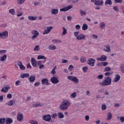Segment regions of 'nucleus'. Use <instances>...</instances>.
I'll use <instances>...</instances> for the list:
<instances>
[{"label": "nucleus", "mask_w": 124, "mask_h": 124, "mask_svg": "<svg viewBox=\"0 0 124 124\" xmlns=\"http://www.w3.org/2000/svg\"><path fill=\"white\" fill-rule=\"evenodd\" d=\"M111 84H112V79L109 77L106 78L103 82L99 83V85L102 87L110 86Z\"/></svg>", "instance_id": "obj_1"}, {"label": "nucleus", "mask_w": 124, "mask_h": 124, "mask_svg": "<svg viewBox=\"0 0 124 124\" xmlns=\"http://www.w3.org/2000/svg\"><path fill=\"white\" fill-rule=\"evenodd\" d=\"M69 106H70V102L67 100H65L62 102L60 107L61 110L64 111V110H67Z\"/></svg>", "instance_id": "obj_2"}, {"label": "nucleus", "mask_w": 124, "mask_h": 124, "mask_svg": "<svg viewBox=\"0 0 124 124\" xmlns=\"http://www.w3.org/2000/svg\"><path fill=\"white\" fill-rule=\"evenodd\" d=\"M67 79L74 82L75 84H78L79 83V79L76 77H74L73 76H69L67 77Z\"/></svg>", "instance_id": "obj_3"}, {"label": "nucleus", "mask_w": 124, "mask_h": 124, "mask_svg": "<svg viewBox=\"0 0 124 124\" xmlns=\"http://www.w3.org/2000/svg\"><path fill=\"white\" fill-rule=\"evenodd\" d=\"M31 33L33 34V36L31 37L32 40H35L39 35V32L36 30L32 31Z\"/></svg>", "instance_id": "obj_4"}, {"label": "nucleus", "mask_w": 124, "mask_h": 124, "mask_svg": "<svg viewBox=\"0 0 124 124\" xmlns=\"http://www.w3.org/2000/svg\"><path fill=\"white\" fill-rule=\"evenodd\" d=\"M43 120L45 122H50V121H52V116L50 114H46L43 116Z\"/></svg>", "instance_id": "obj_5"}, {"label": "nucleus", "mask_w": 124, "mask_h": 124, "mask_svg": "<svg viewBox=\"0 0 124 124\" xmlns=\"http://www.w3.org/2000/svg\"><path fill=\"white\" fill-rule=\"evenodd\" d=\"M94 62H95V60L93 58H90L89 59L87 63L90 66H94Z\"/></svg>", "instance_id": "obj_6"}, {"label": "nucleus", "mask_w": 124, "mask_h": 124, "mask_svg": "<svg viewBox=\"0 0 124 124\" xmlns=\"http://www.w3.org/2000/svg\"><path fill=\"white\" fill-rule=\"evenodd\" d=\"M107 60V57L104 55H101L100 57H98L96 58L97 62H99L100 61H101V62H105V61Z\"/></svg>", "instance_id": "obj_7"}, {"label": "nucleus", "mask_w": 124, "mask_h": 124, "mask_svg": "<svg viewBox=\"0 0 124 124\" xmlns=\"http://www.w3.org/2000/svg\"><path fill=\"white\" fill-rule=\"evenodd\" d=\"M24 119V116H23V114L21 112H18L17 114V120L18 122H23Z\"/></svg>", "instance_id": "obj_8"}, {"label": "nucleus", "mask_w": 124, "mask_h": 124, "mask_svg": "<svg viewBox=\"0 0 124 124\" xmlns=\"http://www.w3.org/2000/svg\"><path fill=\"white\" fill-rule=\"evenodd\" d=\"M73 6L72 5H69L66 7H64L63 8L60 9V11L61 12H66V11H68L70 9H71Z\"/></svg>", "instance_id": "obj_9"}, {"label": "nucleus", "mask_w": 124, "mask_h": 124, "mask_svg": "<svg viewBox=\"0 0 124 124\" xmlns=\"http://www.w3.org/2000/svg\"><path fill=\"white\" fill-rule=\"evenodd\" d=\"M50 81L52 84H58L60 82V80L58 79V78L53 77L50 78Z\"/></svg>", "instance_id": "obj_10"}, {"label": "nucleus", "mask_w": 124, "mask_h": 124, "mask_svg": "<svg viewBox=\"0 0 124 124\" xmlns=\"http://www.w3.org/2000/svg\"><path fill=\"white\" fill-rule=\"evenodd\" d=\"M53 29V27L50 26L47 27L46 28V30H45V31H43V34H48V33H50V32L51 31V30Z\"/></svg>", "instance_id": "obj_11"}, {"label": "nucleus", "mask_w": 124, "mask_h": 124, "mask_svg": "<svg viewBox=\"0 0 124 124\" xmlns=\"http://www.w3.org/2000/svg\"><path fill=\"white\" fill-rule=\"evenodd\" d=\"M104 3V1L103 0H97L94 4L96 6H102V5Z\"/></svg>", "instance_id": "obj_12"}, {"label": "nucleus", "mask_w": 124, "mask_h": 124, "mask_svg": "<svg viewBox=\"0 0 124 124\" xmlns=\"http://www.w3.org/2000/svg\"><path fill=\"white\" fill-rule=\"evenodd\" d=\"M121 79V76L119 74H116L113 80H112L113 83H117L119 82V80Z\"/></svg>", "instance_id": "obj_13"}, {"label": "nucleus", "mask_w": 124, "mask_h": 124, "mask_svg": "<svg viewBox=\"0 0 124 124\" xmlns=\"http://www.w3.org/2000/svg\"><path fill=\"white\" fill-rule=\"evenodd\" d=\"M49 80L47 78H44L42 79V85H44L45 86L46 85L48 86L49 85V82H48Z\"/></svg>", "instance_id": "obj_14"}, {"label": "nucleus", "mask_w": 124, "mask_h": 124, "mask_svg": "<svg viewBox=\"0 0 124 124\" xmlns=\"http://www.w3.org/2000/svg\"><path fill=\"white\" fill-rule=\"evenodd\" d=\"M86 38V35L84 34H81L80 35H79L78 37H76V39L77 40H83Z\"/></svg>", "instance_id": "obj_15"}, {"label": "nucleus", "mask_w": 124, "mask_h": 124, "mask_svg": "<svg viewBox=\"0 0 124 124\" xmlns=\"http://www.w3.org/2000/svg\"><path fill=\"white\" fill-rule=\"evenodd\" d=\"M104 52L110 53V52H111V47L110 45L106 46L105 48L104 49Z\"/></svg>", "instance_id": "obj_16"}, {"label": "nucleus", "mask_w": 124, "mask_h": 124, "mask_svg": "<svg viewBox=\"0 0 124 124\" xmlns=\"http://www.w3.org/2000/svg\"><path fill=\"white\" fill-rule=\"evenodd\" d=\"M8 90H10V87H9V86H7L5 88L3 87L0 92L3 93H7L8 92Z\"/></svg>", "instance_id": "obj_17"}, {"label": "nucleus", "mask_w": 124, "mask_h": 124, "mask_svg": "<svg viewBox=\"0 0 124 124\" xmlns=\"http://www.w3.org/2000/svg\"><path fill=\"white\" fill-rule=\"evenodd\" d=\"M33 107H42L43 105L39 102L34 103L32 105Z\"/></svg>", "instance_id": "obj_18"}, {"label": "nucleus", "mask_w": 124, "mask_h": 124, "mask_svg": "<svg viewBox=\"0 0 124 124\" xmlns=\"http://www.w3.org/2000/svg\"><path fill=\"white\" fill-rule=\"evenodd\" d=\"M15 100H12L10 101H9L6 104V105H8L9 106H12L13 105H14L15 104Z\"/></svg>", "instance_id": "obj_19"}, {"label": "nucleus", "mask_w": 124, "mask_h": 124, "mask_svg": "<svg viewBox=\"0 0 124 124\" xmlns=\"http://www.w3.org/2000/svg\"><path fill=\"white\" fill-rule=\"evenodd\" d=\"M12 123H13V120H12V119L10 118H8L6 119L5 122L6 124H12Z\"/></svg>", "instance_id": "obj_20"}, {"label": "nucleus", "mask_w": 124, "mask_h": 124, "mask_svg": "<svg viewBox=\"0 0 124 124\" xmlns=\"http://www.w3.org/2000/svg\"><path fill=\"white\" fill-rule=\"evenodd\" d=\"M51 13L53 15H57L59 13V9H53L51 10Z\"/></svg>", "instance_id": "obj_21"}, {"label": "nucleus", "mask_w": 124, "mask_h": 124, "mask_svg": "<svg viewBox=\"0 0 124 124\" xmlns=\"http://www.w3.org/2000/svg\"><path fill=\"white\" fill-rule=\"evenodd\" d=\"M31 63L32 66L35 67L36 66V60L34 58L31 59Z\"/></svg>", "instance_id": "obj_22"}, {"label": "nucleus", "mask_w": 124, "mask_h": 124, "mask_svg": "<svg viewBox=\"0 0 124 124\" xmlns=\"http://www.w3.org/2000/svg\"><path fill=\"white\" fill-rule=\"evenodd\" d=\"M48 48V50L54 51V50H56L57 49V46L55 45H49Z\"/></svg>", "instance_id": "obj_23"}, {"label": "nucleus", "mask_w": 124, "mask_h": 124, "mask_svg": "<svg viewBox=\"0 0 124 124\" xmlns=\"http://www.w3.org/2000/svg\"><path fill=\"white\" fill-rule=\"evenodd\" d=\"M112 0H106L105 2V5H112Z\"/></svg>", "instance_id": "obj_24"}, {"label": "nucleus", "mask_w": 124, "mask_h": 124, "mask_svg": "<svg viewBox=\"0 0 124 124\" xmlns=\"http://www.w3.org/2000/svg\"><path fill=\"white\" fill-rule=\"evenodd\" d=\"M6 58H7V55L4 54L3 56L0 57V61H1V62H5V61H6Z\"/></svg>", "instance_id": "obj_25"}, {"label": "nucleus", "mask_w": 124, "mask_h": 124, "mask_svg": "<svg viewBox=\"0 0 124 124\" xmlns=\"http://www.w3.org/2000/svg\"><path fill=\"white\" fill-rule=\"evenodd\" d=\"M28 18L29 20H30V21H35V20L37 19V16H28Z\"/></svg>", "instance_id": "obj_26"}, {"label": "nucleus", "mask_w": 124, "mask_h": 124, "mask_svg": "<svg viewBox=\"0 0 124 124\" xmlns=\"http://www.w3.org/2000/svg\"><path fill=\"white\" fill-rule=\"evenodd\" d=\"M4 38H7L8 37V31H4L2 32Z\"/></svg>", "instance_id": "obj_27"}, {"label": "nucleus", "mask_w": 124, "mask_h": 124, "mask_svg": "<svg viewBox=\"0 0 124 124\" xmlns=\"http://www.w3.org/2000/svg\"><path fill=\"white\" fill-rule=\"evenodd\" d=\"M29 80L31 83H32V82H34L35 80V77H34V76H31Z\"/></svg>", "instance_id": "obj_28"}, {"label": "nucleus", "mask_w": 124, "mask_h": 124, "mask_svg": "<svg viewBox=\"0 0 124 124\" xmlns=\"http://www.w3.org/2000/svg\"><path fill=\"white\" fill-rule=\"evenodd\" d=\"M37 58L38 60H45V61L47 60V58L43 55H39L38 56Z\"/></svg>", "instance_id": "obj_29"}, {"label": "nucleus", "mask_w": 124, "mask_h": 124, "mask_svg": "<svg viewBox=\"0 0 124 124\" xmlns=\"http://www.w3.org/2000/svg\"><path fill=\"white\" fill-rule=\"evenodd\" d=\"M29 76H30V74L29 73L23 74L20 75V77L21 78H22V79H24V78H26L27 77H29Z\"/></svg>", "instance_id": "obj_30"}, {"label": "nucleus", "mask_w": 124, "mask_h": 124, "mask_svg": "<svg viewBox=\"0 0 124 124\" xmlns=\"http://www.w3.org/2000/svg\"><path fill=\"white\" fill-rule=\"evenodd\" d=\"M82 29L83 31H87L88 30V25L84 23L82 25Z\"/></svg>", "instance_id": "obj_31"}, {"label": "nucleus", "mask_w": 124, "mask_h": 124, "mask_svg": "<svg viewBox=\"0 0 124 124\" xmlns=\"http://www.w3.org/2000/svg\"><path fill=\"white\" fill-rule=\"evenodd\" d=\"M58 116L59 119H62L64 118V115H63V113H62V112H59L58 114Z\"/></svg>", "instance_id": "obj_32"}, {"label": "nucleus", "mask_w": 124, "mask_h": 124, "mask_svg": "<svg viewBox=\"0 0 124 124\" xmlns=\"http://www.w3.org/2000/svg\"><path fill=\"white\" fill-rule=\"evenodd\" d=\"M100 28L101 30H103V29H105V23L104 22H101L100 24Z\"/></svg>", "instance_id": "obj_33"}, {"label": "nucleus", "mask_w": 124, "mask_h": 124, "mask_svg": "<svg viewBox=\"0 0 124 124\" xmlns=\"http://www.w3.org/2000/svg\"><path fill=\"white\" fill-rule=\"evenodd\" d=\"M9 13L12 15H15V10L14 9H11L9 10Z\"/></svg>", "instance_id": "obj_34"}, {"label": "nucleus", "mask_w": 124, "mask_h": 124, "mask_svg": "<svg viewBox=\"0 0 124 124\" xmlns=\"http://www.w3.org/2000/svg\"><path fill=\"white\" fill-rule=\"evenodd\" d=\"M77 95H76V92L73 93L71 94L70 95V97L71 98H75Z\"/></svg>", "instance_id": "obj_35"}, {"label": "nucleus", "mask_w": 124, "mask_h": 124, "mask_svg": "<svg viewBox=\"0 0 124 124\" xmlns=\"http://www.w3.org/2000/svg\"><path fill=\"white\" fill-rule=\"evenodd\" d=\"M62 29L63 30V32H62V36L65 35V34H66V33L67 32V30H66L65 28H64V27H62Z\"/></svg>", "instance_id": "obj_36"}, {"label": "nucleus", "mask_w": 124, "mask_h": 124, "mask_svg": "<svg viewBox=\"0 0 124 124\" xmlns=\"http://www.w3.org/2000/svg\"><path fill=\"white\" fill-rule=\"evenodd\" d=\"M120 71L122 72V73H124V64H122L120 65Z\"/></svg>", "instance_id": "obj_37"}, {"label": "nucleus", "mask_w": 124, "mask_h": 124, "mask_svg": "<svg viewBox=\"0 0 124 124\" xmlns=\"http://www.w3.org/2000/svg\"><path fill=\"white\" fill-rule=\"evenodd\" d=\"M5 123V119L4 118H0V124H4Z\"/></svg>", "instance_id": "obj_38"}, {"label": "nucleus", "mask_w": 124, "mask_h": 124, "mask_svg": "<svg viewBox=\"0 0 124 124\" xmlns=\"http://www.w3.org/2000/svg\"><path fill=\"white\" fill-rule=\"evenodd\" d=\"M80 13L81 16H84V15H86V14H87V13L86 12V11H84L83 10H80Z\"/></svg>", "instance_id": "obj_39"}, {"label": "nucleus", "mask_w": 124, "mask_h": 124, "mask_svg": "<svg viewBox=\"0 0 124 124\" xmlns=\"http://www.w3.org/2000/svg\"><path fill=\"white\" fill-rule=\"evenodd\" d=\"M113 74H114V72H107L106 73H105V75L106 76H110Z\"/></svg>", "instance_id": "obj_40"}, {"label": "nucleus", "mask_w": 124, "mask_h": 124, "mask_svg": "<svg viewBox=\"0 0 124 124\" xmlns=\"http://www.w3.org/2000/svg\"><path fill=\"white\" fill-rule=\"evenodd\" d=\"M80 62H82V63H84V62H86V57H81Z\"/></svg>", "instance_id": "obj_41"}, {"label": "nucleus", "mask_w": 124, "mask_h": 124, "mask_svg": "<svg viewBox=\"0 0 124 124\" xmlns=\"http://www.w3.org/2000/svg\"><path fill=\"white\" fill-rule=\"evenodd\" d=\"M73 69H74V66H73V65H70L68 67V70H69V71H72Z\"/></svg>", "instance_id": "obj_42"}, {"label": "nucleus", "mask_w": 124, "mask_h": 124, "mask_svg": "<svg viewBox=\"0 0 124 124\" xmlns=\"http://www.w3.org/2000/svg\"><path fill=\"white\" fill-rule=\"evenodd\" d=\"M112 113L111 112H108V114L107 120H111L112 119Z\"/></svg>", "instance_id": "obj_43"}, {"label": "nucleus", "mask_w": 124, "mask_h": 124, "mask_svg": "<svg viewBox=\"0 0 124 124\" xmlns=\"http://www.w3.org/2000/svg\"><path fill=\"white\" fill-rule=\"evenodd\" d=\"M52 42L54 44H56V43H62V41L61 40H53L52 41Z\"/></svg>", "instance_id": "obj_44"}, {"label": "nucleus", "mask_w": 124, "mask_h": 124, "mask_svg": "<svg viewBox=\"0 0 124 124\" xmlns=\"http://www.w3.org/2000/svg\"><path fill=\"white\" fill-rule=\"evenodd\" d=\"M107 109V106H106V105L103 104L102 105V111H105V110Z\"/></svg>", "instance_id": "obj_45"}, {"label": "nucleus", "mask_w": 124, "mask_h": 124, "mask_svg": "<svg viewBox=\"0 0 124 124\" xmlns=\"http://www.w3.org/2000/svg\"><path fill=\"white\" fill-rule=\"evenodd\" d=\"M46 62V61H39L37 62V64L38 65H41L42 63H45V62Z\"/></svg>", "instance_id": "obj_46"}, {"label": "nucleus", "mask_w": 124, "mask_h": 124, "mask_svg": "<svg viewBox=\"0 0 124 124\" xmlns=\"http://www.w3.org/2000/svg\"><path fill=\"white\" fill-rule=\"evenodd\" d=\"M56 68H57V66L54 67L51 71V74H56Z\"/></svg>", "instance_id": "obj_47"}, {"label": "nucleus", "mask_w": 124, "mask_h": 124, "mask_svg": "<svg viewBox=\"0 0 124 124\" xmlns=\"http://www.w3.org/2000/svg\"><path fill=\"white\" fill-rule=\"evenodd\" d=\"M30 123L31 124H38V122L35 120H31Z\"/></svg>", "instance_id": "obj_48"}, {"label": "nucleus", "mask_w": 124, "mask_h": 124, "mask_svg": "<svg viewBox=\"0 0 124 124\" xmlns=\"http://www.w3.org/2000/svg\"><path fill=\"white\" fill-rule=\"evenodd\" d=\"M25 1V0H18L17 2L18 4H23Z\"/></svg>", "instance_id": "obj_49"}, {"label": "nucleus", "mask_w": 124, "mask_h": 124, "mask_svg": "<svg viewBox=\"0 0 124 124\" xmlns=\"http://www.w3.org/2000/svg\"><path fill=\"white\" fill-rule=\"evenodd\" d=\"M123 0H114L115 3H122Z\"/></svg>", "instance_id": "obj_50"}, {"label": "nucleus", "mask_w": 124, "mask_h": 124, "mask_svg": "<svg viewBox=\"0 0 124 124\" xmlns=\"http://www.w3.org/2000/svg\"><path fill=\"white\" fill-rule=\"evenodd\" d=\"M103 77L104 76H103V75L102 74L99 75L97 76V79H103Z\"/></svg>", "instance_id": "obj_51"}, {"label": "nucleus", "mask_w": 124, "mask_h": 124, "mask_svg": "<svg viewBox=\"0 0 124 124\" xmlns=\"http://www.w3.org/2000/svg\"><path fill=\"white\" fill-rule=\"evenodd\" d=\"M57 117H58V114H57L56 113L52 114V119H56V118H57Z\"/></svg>", "instance_id": "obj_52"}, {"label": "nucleus", "mask_w": 124, "mask_h": 124, "mask_svg": "<svg viewBox=\"0 0 124 124\" xmlns=\"http://www.w3.org/2000/svg\"><path fill=\"white\" fill-rule=\"evenodd\" d=\"M105 72H107V71H111V68H110L109 67H106L105 68Z\"/></svg>", "instance_id": "obj_53"}, {"label": "nucleus", "mask_w": 124, "mask_h": 124, "mask_svg": "<svg viewBox=\"0 0 124 124\" xmlns=\"http://www.w3.org/2000/svg\"><path fill=\"white\" fill-rule=\"evenodd\" d=\"M82 70L83 72H87V71H88V67L87 66H84L82 68Z\"/></svg>", "instance_id": "obj_54"}, {"label": "nucleus", "mask_w": 124, "mask_h": 124, "mask_svg": "<svg viewBox=\"0 0 124 124\" xmlns=\"http://www.w3.org/2000/svg\"><path fill=\"white\" fill-rule=\"evenodd\" d=\"M6 53V50L2 49L0 50V55H3V54H5Z\"/></svg>", "instance_id": "obj_55"}, {"label": "nucleus", "mask_w": 124, "mask_h": 124, "mask_svg": "<svg viewBox=\"0 0 124 124\" xmlns=\"http://www.w3.org/2000/svg\"><path fill=\"white\" fill-rule=\"evenodd\" d=\"M101 64H102L103 66H107L108 65V62H101Z\"/></svg>", "instance_id": "obj_56"}, {"label": "nucleus", "mask_w": 124, "mask_h": 124, "mask_svg": "<svg viewBox=\"0 0 124 124\" xmlns=\"http://www.w3.org/2000/svg\"><path fill=\"white\" fill-rule=\"evenodd\" d=\"M20 69L21 70H25L26 69V67L23 65V64L19 67Z\"/></svg>", "instance_id": "obj_57"}, {"label": "nucleus", "mask_w": 124, "mask_h": 124, "mask_svg": "<svg viewBox=\"0 0 124 124\" xmlns=\"http://www.w3.org/2000/svg\"><path fill=\"white\" fill-rule=\"evenodd\" d=\"M79 31L74 32V36H76V37H78V36H79Z\"/></svg>", "instance_id": "obj_58"}, {"label": "nucleus", "mask_w": 124, "mask_h": 124, "mask_svg": "<svg viewBox=\"0 0 124 124\" xmlns=\"http://www.w3.org/2000/svg\"><path fill=\"white\" fill-rule=\"evenodd\" d=\"M75 28L77 30H80V29H81V26H80V25L79 24H77L75 26Z\"/></svg>", "instance_id": "obj_59"}, {"label": "nucleus", "mask_w": 124, "mask_h": 124, "mask_svg": "<svg viewBox=\"0 0 124 124\" xmlns=\"http://www.w3.org/2000/svg\"><path fill=\"white\" fill-rule=\"evenodd\" d=\"M113 10L116 11V12H119V9L118 8L117 6H114L113 8Z\"/></svg>", "instance_id": "obj_60"}, {"label": "nucleus", "mask_w": 124, "mask_h": 124, "mask_svg": "<svg viewBox=\"0 0 124 124\" xmlns=\"http://www.w3.org/2000/svg\"><path fill=\"white\" fill-rule=\"evenodd\" d=\"M21 83V81H20V80H17V81H16V83H15V85H16V86H19V85H20V83Z\"/></svg>", "instance_id": "obj_61"}, {"label": "nucleus", "mask_w": 124, "mask_h": 124, "mask_svg": "<svg viewBox=\"0 0 124 124\" xmlns=\"http://www.w3.org/2000/svg\"><path fill=\"white\" fill-rule=\"evenodd\" d=\"M39 50V46H36L34 48V51H38Z\"/></svg>", "instance_id": "obj_62"}, {"label": "nucleus", "mask_w": 124, "mask_h": 124, "mask_svg": "<svg viewBox=\"0 0 124 124\" xmlns=\"http://www.w3.org/2000/svg\"><path fill=\"white\" fill-rule=\"evenodd\" d=\"M120 121L121 123H124V116H121L120 118Z\"/></svg>", "instance_id": "obj_63"}, {"label": "nucleus", "mask_w": 124, "mask_h": 124, "mask_svg": "<svg viewBox=\"0 0 124 124\" xmlns=\"http://www.w3.org/2000/svg\"><path fill=\"white\" fill-rule=\"evenodd\" d=\"M120 9L121 10L122 12L124 13V5H122L120 7Z\"/></svg>", "instance_id": "obj_64"}]
</instances>
